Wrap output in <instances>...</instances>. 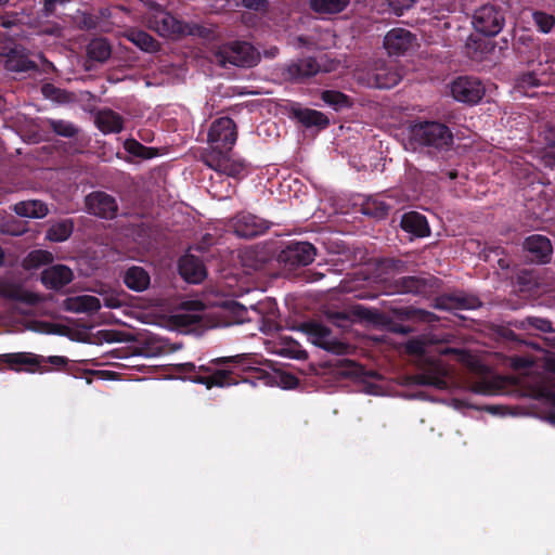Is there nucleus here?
Returning a JSON list of instances; mask_svg holds the SVG:
<instances>
[{
	"instance_id": "dca6fc26",
	"label": "nucleus",
	"mask_w": 555,
	"mask_h": 555,
	"mask_svg": "<svg viewBox=\"0 0 555 555\" xmlns=\"http://www.w3.org/2000/svg\"><path fill=\"white\" fill-rule=\"evenodd\" d=\"M183 21L160 9L149 21L151 29L155 30L159 36L170 39L183 37Z\"/></svg>"
},
{
	"instance_id": "39448f33",
	"label": "nucleus",
	"mask_w": 555,
	"mask_h": 555,
	"mask_svg": "<svg viewBox=\"0 0 555 555\" xmlns=\"http://www.w3.org/2000/svg\"><path fill=\"white\" fill-rule=\"evenodd\" d=\"M438 282L433 275H404L389 281L385 289L389 295L430 296L438 288Z\"/></svg>"
},
{
	"instance_id": "de8ad7c7",
	"label": "nucleus",
	"mask_w": 555,
	"mask_h": 555,
	"mask_svg": "<svg viewBox=\"0 0 555 555\" xmlns=\"http://www.w3.org/2000/svg\"><path fill=\"white\" fill-rule=\"evenodd\" d=\"M175 320L179 326L189 327V326L199 323L201 317L197 314H191V313H179V314L175 315Z\"/></svg>"
},
{
	"instance_id": "58836bf2",
	"label": "nucleus",
	"mask_w": 555,
	"mask_h": 555,
	"mask_svg": "<svg viewBox=\"0 0 555 555\" xmlns=\"http://www.w3.org/2000/svg\"><path fill=\"white\" fill-rule=\"evenodd\" d=\"M389 209L390 207L388 204L377 198H369L362 205L363 214L376 219L385 218L388 215Z\"/></svg>"
},
{
	"instance_id": "aec40b11",
	"label": "nucleus",
	"mask_w": 555,
	"mask_h": 555,
	"mask_svg": "<svg viewBox=\"0 0 555 555\" xmlns=\"http://www.w3.org/2000/svg\"><path fill=\"white\" fill-rule=\"evenodd\" d=\"M74 279L70 268L65 264H54L44 269L41 273V283L48 289L60 291Z\"/></svg>"
},
{
	"instance_id": "f03ea898",
	"label": "nucleus",
	"mask_w": 555,
	"mask_h": 555,
	"mask_svg": "<svg viewBox=\"0 0 555 555\" xmlns=\"http://www.w3.org/2000/svg\"><path fill=\"white\" fill-rule=\"evenodd\" d=\"M410 137L413 144L427 147L428 153L448 151L453 144L452 131L439 121H421L412 125Z\"/></svg>"
},
{
	"instance_id": "c03bdc74",
	"label": "nucleus",
	"mask_w": 555,
	"mask_h": 555,
	"mask_svg": "<svg viewBox=\"0 0 555 555\" xmlns=\"http://www.w3.org/2000/svg\"><path fill=\"white\" fill-rule=\"evenodd\" d=\"M211 30L203 25L196 23H185L183 25V37L194 36L203 39H208Z\"/></svg>"
},
{
	"instance_id": "72a5a7b5",
	"label": "nucleus",
	"mask_w": 555,
	"mask_h": 555,
	"mask_svg": "<svg viewBox=\"0 0 555 555\" xmlns=\"http://www.w3.org/2000/svg\"><path fill=\"white\" fill-rule=\"evenodd\" d=\"M350 0H310L311 9L320 14H336L343 12Z\"/></svg>"
},
{
	"instance_id": "a19ab883",
	"label": "nucleus",
	"mask_w": 555,
	"mask_h": 555,
	"mask_svg": "<svg viewBox=\"0 0 555 555\" xmlns=\"http://www.w3.org/2000/svg\"><path fill=\"white\" fill-rule=\"evenodd\" d=\"M519 326L524 330H534L541 333H550L553 331L550 320L538 317H528L519 321Z\"/></svg>"
},
{
	"instance_id": "b1692460",
	"label": "nucleus",
	"mask_w": 555,
	"mask_h": 555,
	"mask_svg": "<svg viewBox=\"0 0 555 555\" xmlns=\"http://www.w3.org/2000/svg\"><path fill=\"white\" fill-rule=\"evenodd\" d=\"M401 229L415 237H426L430 234V228L426 217L417 211H409L402 215Z\"/></svg>"
},
{
	"instance_id": "3c124183",
	"label": "nucleus",
	"mask_w": 555,
	"mask_h": 555,
	"mask_svg": "<svg viewBox=\"0 0 555 555\" xmlns=\"http://www.w3.org/2000/svg\"><path fill=\"white\" fill-rule=\"evenodd\" d=\"M69 0H42V14L46 17H49L55 13L57 3H66Z\"/></svg>"
},
{
	"instance_id": "5701e85b",
	"label": "nucleus",
	"mask_w": 555,
	"mask_h": 555,
	"mask_svg": "<svg viewBox=\"0 0 555 555\" xmlns=\"http://www.w3.org/2000/svg\"><path fill=\"white\" fill-rule=\"evenodd\" d=\"M390 313L396 320L401 322L433 324L438 321V317L435 313L413 306L395 307L390 309Z\"/></svg>"
},
{
	"instance_id": "4d7b16f0",
	"label": "nucleus",
	"mask_w": 555,
	"mask_h": 555,
	"mask_svg": "<svg viewBox=\"0 0 555 555\" xmlns=\"http://www.w3.org/2000/svg\"><path fill=\"white\" fill-rule=\"evenodd\" d=\"M267 0H243V5L250 10H262L267 5Z\"/></svg>"
},
{
	"instance_id": "bb28decb",
	"label": "nucleus",
	"mask_w": 555,
	"mask_h": 555,
	"mask_svg": "<svg viewBox=\"0 0 555 555\" xmlns=\"http://www.w3.org/2000/svg\"><path fill=\"white\" fill-rule=\"evenodd\" d=\"M95 125L103 133H119L124 129V119L118 113L106 108L96 114Z\"/></svg>"
},
{
	"instance_id": "423d86ee",
	"label": "nucleus",
	"mask_w": 555,
	"mask_h": 555,
	"mask_svg": "<svg viewBox=\"0 0 555 555\" xmlns=\"http://www.w3.org/2000/svg\"><path fill=\"white\" fill-rule=\"evenodd\" d=\"M231 151H208L203 155V162L220 175L241 179L247 172L244 159L233 158Z\"/></svg>"
},
{
	"instance_id": "79ce46f5",
	"label": "nucleus",
	"mask_w": 555,
	"mask_h": 555,
	"mask_svg": "<svg viewBox=\"0 0 555 555\" xmlns=\"http://www.w3.org/2000/svg\"><path fill=\"white\" fill-rule=\"evenodd\" d=\"M414 380L417 385L433 386L437 389H446L448 387V383L442 376L433 373L416 374Z\"/></svg>"
},
{
	"instance_id": "4c0bfd02",
	"label": "nucleus",
	"mask_w": 555,
	"mask_h": 555,
	"mask_svg": "<svg viewBox=\"0 0 555 555\" xmlns=\"http://www.w3.org/2000/svg\"><path fill=\"white\" fill-rule=\"evenodd\" d=\"M53 261V255L44 249L31 250L24 260V267L28 270L37 269Z\"/></svg>"
},
{
	"instance_id": "2eb2a0df",
	"label": "nucleus",
	"mask_w": 555,
	"mask_h": 555,
	"mask_svg": "<svg viewBox=\"0 0 555 555\" xmlns=\"http://www.w3.org/2000/svg\"><path fill=\"white\" fill-rule=\"evenodd\" d=\"M0 55L4 57V67L13 73H28L37 69V64L29 60L25 49L15 43L0 46Z\"/></svg>"
},
{
	"instance_id": "1a4fd4ad",
	"label": "nucleus",
	"mask_w": 555,
	"mask_h": 555,
	"mask_svg": "<svg viewBox=\"0 0 555 555\" xmlns=\"http://www.w3.org/2000/svg\"><path fill=\"white\" fill-rule=\"evenodd\" d=\"M237 139L236 125L230 117H220L212 121L208 131L210 151H232Z\"/></svg>"
},
{
	"instance_id": "412c9836",
	"label": "nucleus",
	"mask_w": 555,
	"mask_h": 555,
	"mask_svg": "<svg viewBox=\"0 0 555 555\" xmlns=\"http://www.w3.org/2000/svg\"><path fill=\"white\" fill-rule=\"evenodd\" d=\"M179 274L188 283L197 284L206 278V268L203 261L194 255H184L179 259Z\"/></svg>"
},
{
	"instance_id": "4468645a",
	"label": "nucleus",
	"mask_w": 555,
	"mask_h": 555,
	"mask_svg": "<svg viewBox=\"0 0 555 555\" xmlns=\"http://www.w3.org/2000/svg\"><path fill=\"white\" fill-rule=\"evenodd\" d=\"M288 117L307 129L324 130L330 126L328 117L317 109L302 107L297 102H292L287 108Z\"/></svg>"
},
{
	"instance_id": "7c9ffc66",
	"label": "nucleus",
	"mask_w": 555,
	"mask_h": 555,
	"mask_svg": "<svg viewBox=\"0 0 555 555\" xmlns=\"http://www.w3.org/2000/svg\"><path fill=\"white\" fill-rule=\"evenodd\" d=\"M13 211L27 218H43L48 215L47 205L40 201H23L14 205Z\"/></svg>"
},
{
	"instance_id": "338daca9",
	"label": "nucleus",
	"mask_w": 555,
	"mask_h": 555,
	"mask_svg": "<svg viewBox=\"0 0 555 555\" xmlns=\"http://www.w3.org/2000/svg\"><path fill=\"white\" fill-rule=\"evenodd\" d=\"M441 353L442 354H449V353H455V354H460L462 353V351L460 349H456V348H444L443 350H441Z\"/></svg>"
},
{
	"instance_id": "a211bd4d",
	"label": "nucleus",
	"mask_w": 555,
	"mask_h": 555,
	"mask_svg": "<svg viewBox=\"0 0 555 555\" xmlns=\"http://www.w3.org/2000/svg\"><path fill=\"white\" fill-rule=\"evenodd\" d=\"M524 248L528 253L531 262L545 264L551 261L553 246L544 235L533 234L528 236L524 242Z\"/></svg>"
},
{
	"instance_id": "c85d7f7f",
	"label": "nucleus",
	"mask_w": 555,
	"mask_h": 555,
	"mask_svg": "<svg viewBox=\"0 0 555 555\" xmlns=\"http://www.w3.org/2000/svg\"><path fill=\"white\" fill-rule=\"evenodd\" d=\"M401 80L398 72L386 65L376 67L372 73V83L378 89H390L397 86Z\"/></svg>"
},
{
	"instance_id": "0e129e2a",
	"label": "nucleus",
	"mask_w": 555,
	"mask_h": 555,
	"mask_svg": "<svg viewBox=\"0 0 555 555\" xmlns=\"http://www.w3.org/2000/svg\"><path fill=\"white\" fill-rule=\"evenodd\" d=\"M234 309H235V313L237 314V317L240 319H243V314L246 312L245 307H243L242 305H240L237 302H234Z\"/></svg>"
},
{
	"instance_id": "f257e3e1",
	"label": "nucleus",
	"mask_w": 555,
	"mask_h": 555,
	"mask_svg": "<svg viewBox=\"0 0 555 555\" xmlns=\"http://www.w3.org/2000/svg\"><path fill=\"white\" fill-rule=\"evenodd\" d=\"M255 362L249 354H236L232 357H220L212 359L208 364L196 366L189 362L181 364L183 372L191 373V380L205 385L208 389L212 387H229L238 383H247L248 379L241 373L255 372L261 375L263 372L253 365Z\"/></svg>"
},
{
	"instance_id": "9b49d317",
	"label": "nucleus",
	"mask_w": 555,
	"mask_h": 555,
	"mask_svg": "<svg viewBox=\"0 0 555 555\" xmlns=\"http://www.w3.org/2000/svg\"><path fill=\"white\" fill-rule=\"evenodd\" d=\"M270 222L247 211L237 212L228 222L229 230L242 238H254L264 234L269 228Z\"/></svg>"
},
{
	"instance_id": "69168bd1",
	"label": "nucleus",
	"mask_w": 555,
	"mask_h": 555,
	"mask_svg": "<svg viewBox=\"0 0 555 555\" xmlns=\"http://www.w3.org/2000/svg\"><path fill=\"white\" fill-rule=\"evenodd\" d=\"M501 406L499 405H486L482 408V410L488 411L492 414H498Z\"/></svg>"
},
{
	"instance_id": "e2e57ef3",
	"label": "nucleus",
	"mask_w": 555,
	"mask_h": 555,
	"mask_svg": "<svg viewBox=\"0 0 555 555\" xmlns=\"http://www.w3.org/2000/svg\"><path fill=\"white\" fill-rule=\"evenodd\" d=\"M104 339L107 341V343H113V341H118L119 339L116 337L117 336V333L116 332H111V331H103L101 332Z\"/></svg>"
},
{
	"instance_id": "0eeeda50",
	"label": "nucleus",
	"mask_w": 555,
	"mask_h": 555,
	"mask_svg": "<svg viewBox=\"0 0 555 555\" xmlns=\"http://www.w3.org/2000/svg\"><path fill=\"white\" fill-rule=\"evenodd\" d=\"M315 255L317 249L311 243L292 241L280 251L278 260L285 269L295 270L310 264Z\"/></svg>"
},
{
	"instance_id": "9d476101",
	"label": "nucleus",
	"mask_w": 555,
	"mask_h": 555,
	"mask_svg": "<svg viewBox=\"0 0 555 555\" xmlns=\"http://www.w3.org/2000/svg\"><path fill=\"white\" fill-rule=\"evenodd\" d=\"M222 65L231 64L238 67H251L257 64L259 54L246 41H235L224 46L218 53Z\"/></svg>"
},
{
	"instance_id": "c9c22d12",
	"label": "nucleus",
	"mask_w": 555,
	"mask_h": 555,
	"mask_svg": "<svg viewBox=\"0 0 555 555\" xmlns=\"http://www.w3.org/2000/svg\"><path fill=\"white\" fill-rule=\"evenodd\" d=\"M47 127H49L56 135L63 138H74L78 134L79 129L70 121L63 119L47 118L44 120Z\"/></svg>"
},
{
	"instance_id": "ddd939ff",
	"label": "nucleus",
	"mask_w": 555,
	"mask_h": 555,
	"mask_svg": "<svg viewBox=\"0 0 555 555\" xmlns=\"http://www.w3.org/2000/svg\"><path fill=\"white\" fill-rule=\"evenodd\" d=\"M450 89L454 100L467 104H477L485 95V87L476 77H457Z\"/></svg>"
},
{
	"instance_id": "864d4df0",
	"label": "nucleus",
	"mask_w": 555,
	"mask_h": 555,
	"mask_svg": "<svg viewBox=\"0 0 555 555\" xmlns=\"http://www.w3.org/2000/svg\"><path fill=\"white\" fill-rule=\"evenodd\" d=\"M472 391L478 395H491L493 392V388L489 383L479 382L473 385Z\"/></svg>"
},
{
	"instance_id": "f8f14e48",
	"label": "nucleus",
	"mask_w": 555,
	"mask_h": 555,
	"mask_svg": "<svg viewBox=\"0 0 555 555\" xmlns=\"http://www.w3.org/2000/svg\"><path fill=\"white\" fill-rule=\"evenodd\" d=\"M87 212L101 219L112 220L118 212L116 198L104 192L93 191L85 197Z\"/></svg>"
},
{
	"instance_id": "2f4dec72",
	"label": "nucleus",
	"mask_w": 555,
	"mask_h": 555,
	"mask_svg": "<svg viewBox=\"0 0 555 555\" xmlns=\"http://www.w3.org/2000/svg\"><path fill=\"white\" fill-rule=\"evenodd\" d=\"M111 46L104 38L93 39L87 48L88 57L100 63L107 61L111 56Z\"/></svg>"
},
{
	"instance_id": "a878e982",
	"label": "nucleus",
	"mask_w": 555,
	"mask_h": 555,
	"mask_svg": "<svg viewBox=\"0 0 555 555\" xmlns=\"http://www.w3.org/2000/svg\"><path fill=\"white\" fill-rule=\"evenodd\" d=\"M122 281L129 289L140 293L147 289L151 276L144 268L132 266L126 270Z\"/></svg>"
},
{
	"instance_id": "e433bc0d",
	"label": "nucleus",
	"mask_w": 555,
	"mask_h": 555,
	"mask_svg": "<svg viewBox=\"0 0 555 555\" xmlns=\"http://www.w3.org/2000/svg\"><path fill=\"white\" fill-rule=\"evenodd\" d=\"M321 99L327 105L332 106L335 111H339L341 108H349L352 106L351 99L337 90H325L321 93Z\"/></svg>"
},
{
	"instance_id": "49530a36",
	"label": "nucleus",
	"mask_w": 555,
	"mask_h": 555,
	"mask_svg": "<svg viewBox=\"0 0 555 555\" xmlns=\"http://www.w3.org/2000/svg\"><path fill=\"white\" fill-rule=\"evenodd\" d=\"M417 0H387L389 8L391 11L400 16L404 13V11L411 9Z\"/></svg>"
},
{
	"instance_id": "774afa93",
	"label": "nucleus",
	"mask_w": 555,
	"mask_h": 555,
	"mask_svg": "<svg viewBox=\"0 0 555 555\" xmlns=\"http://www.w3.org/2000/svg\"><path fill=\"white\" fill-rule=\"evenodd\" d=\"M547 418H548L550 423L555 425V411L550 412Z\"/></svg>"
},
{
	"instance_id": "8fccbe9b",
	"label": "nucleus",
	"mask_w": 555,
	"mask_h": 555,
	"mask_svg": "<svg viewBox=\"0 0 555 555\" xmlns=\"http://www.w3.org/2000/svg\"><path fill=\"white\" fill-rule=\"evenodd\" d=\"M255 309L259 313H267L270 317H274L276 310V302L272 299H267L266 301L258 302Z\"/></svg>"
},
{
	"instance_id": "6ab92c4d",
	"label": "nucleus",
	"mask_w": 555,
	"mask_h": 555,
	"mask_svg": "<svg viewBox=\"0 0 555 555\" xmlns=\"http://www.w3.org/2000/svg\"><path fill=\"white\" fill-rule=\"evenodd\" d=\"M0 297L30 306L40 302V296L38 294L26 291L22 284L7 279H0Z\"/></svg>"
},
{
	"instance_id": "680f3d73",
	"label": "nucleus",
	"mask_w": 555,
	"mask_h": 555,
	"mask_svg": "<svg viewBox=\"0 0 555 555\" xmlns=\"http://www.w3.org/2000/svg\"><path fill=\"white\" fill-rule=\"evenodd\" d=\"M546 369L548 372L555 374V359H551L546 363ZM548 399L555 404V391H551L548 393Z\"/></svg>"
},
{
	"instance_id": "4be33fe9",
	"label": "nucleus",
	"mask_w": 555,
	"mask_h": 555,
	"mask_svg": "<svg viewBox=\"0 0 555 555\" xmlns=\"http://www.w3.org/2000/svg\"><path fill=\"white\" fill-rule=\"evenodd\" d=\"M320 65L313 57L300 59L286 66L284 75L292 81L301 82L320 72Z\"/></svg>"
},
{
	"instance_id": "bf43d9fd",
	"label": "nucleus",
	"mask_w": 555,
	"mask_h": 555,
	"mask_svg": "<svg viewBox=\"0 0 555 555\" xmlns=\"http://www.w3.org/2000/svg\"><path fill=\"white\" fill-rule=\"evenodd\" d=\"M385 264H386V268L387 269H391V270H395V271H402L404 269V262L400 259H395V258H391V259H387L385 261Z\"/></svg>"
},
{
	"instance_id": "473e14b6",
	"label": "nucleus",
	"mask_w": 555,
	"mask_h": 555,
	"mask_svg": "<svg viewBox=\"0 0 555 555\" xmlns=\"http://www.w3.org/2000/svg\"><path fill=\"white\" fill-rule=\"evenodd\" d=\"M544 83V75H540L534 70L521 73L515 80L516 89L524 92L525 94H528L530 89L540 87Z\"/></svg>"
},
{
	"instance_id": "393cba45",
	"label": "nucleus",
	"mask_w": 555,
	"mask_h": 555,
	"mask_svg": "<svg viewBox=\"0 0 555 555\" xmlns=\"http://www.w3.org/2000/svg\"><path fill=\"white\" fill-rule=\"evenodd\" d=\"M101 308L98 297L91 295H79L64 300V309L75 313H94Z\"/></svg>"
},
{
	"instance_id": "ea45409f",
	"label": "nucleus",
	"mask_w": 555,
	"mask_h": 555,
	"mask_svg": "<svg viewBox=\"0 0 555 555\" xmlns=\"http://www.w3.org/2000/svg\"><path fill=\"white\" fill-rule=\"evenodd\" d=\"M74 222L72 220H64L53 224L48 231V237L54 242H64L73 233Z\"/></svg>"
},
{
	"instance_id": "5fc2aeb1",
	"label": "nucleus",
	"mask_w": 555,
	"mask_h": 555,
	"mask_svg": "<svg viewBox=\"0 0 555 555\" xmlns=\"http://www.w3.org/2000/svg\"><path fill=\"white\" fill-rule=\"evenodd\" d=\"M390 331L396 334L408 335L412 333L414 328L410 325L392 322L390 323Z\"/></svg>"
},
{
	"instance_id": "c756f323",
	"label": "nucleus",
	"mask_w": 555,
	"mask_h": 555,
	"mask_svg": "<svg viewBox=\"0 0 555 555\" xmlns=\"http://www.w3.org/2000/svg\"><path fill=\"white\" fill-rule=\"evenodd\" d=\"M276 346V353L282 357L296 360H306L308 358V352L291 336H281Z\"/></svg>"
},
{
	"instance_id": "6e6d98bb",
	"label": "nucleus",
	"mask_w": 555,
	"mask_h": 555,
	"mask_svg": "<svg viewBox=\"0 0 555 555\" xmlns=\"http://www.w3.org/2000/svg\"><path fill=\"white\" fill-rule=\"evenodd\" d=\"M513 367L516 370L519 369H529L532 365V361L525 357H515L512 360Z\"/></svg>"
},
{
	"instance_id": "09e8293b",
	"label": "nucleus",
	"mask_w": 555,
	"mask_h": 555,
	"mask_svg": "<svg viewBox=\"0 0 555 555\" xmlns=\"http://www.w3.org/2000/svg\"><path fill=\"white\" fill-rule=\"evenodd\" d=\"M20 24L17 12H5L0 15V26L5 29H11Z\"/></svg>"
},
{
	"instance_id": "a18cd8bd",
	"label": "nucleus",
	"mask_w": 555,
	"mask_h": 555,
	"mask_svg": "<svg viewBox=\"0 0 555 555\" xmlns=\"http://www.w3.org/2000/svg\"><path fill=\"white\" fill-rule=\"evenodd\" d=\"M404 349L410 356L422 357L426 353V344L421 337L411 338L405 343Z\"/></svg>"
},
{
	"instance_id": "20e7f679",
	"label": "nucleus",
	"mask_w": 555,
	"mask_h": 555,
	"mask_svg": "<svg viewBox=\"0 0 555 555\" xmlns=\"http://www.w3.org/2000/svg\"><path fill=\"white\" fill-rule=\"evenodd\" d=\"M294 331L301 332L307 336V339L317 347L324 349L327 352L344 356L349 353L350 346L337 339L332 330L317 320H308L300 322L292 327Z\"/></svg>"
},
{
	"instance_id": "f3484780",
	"label": "nucleus",
	"mask_w": 555,
	"mask_h": 555,
	"mask_svg": "<svg viewBox=\"0 0 555 555\" xmlns=\"http://www.w3.org/2000/svg\"><path fill=\"white\" fill-rule=\"evenodd\" d=\"M415 35L404 28H392L384 37V48L391 56L404 55L415 43Z\"/></svg>"
},
{
	"instance_id": "7ed1b4c3",
	"label": "nucleus",
	"mask_w": 555,
	"mask_h": 555,
	"mask_svg": "<svg viewBox=\"0 0 555 555\" xmlns=\"http://www.w3.org/2000/svg\"><path fill=\"white\" fill-rule=\"evenodd\" d=\"M47 363L57 369H62L67 365L68 359L62 356H50L46 358L30 352H11L0 354V372L4 370L2 364H5L8 370L14 372L24 371L27 373H35L38 371L43 373L49 371L44 365Z\"/></svg>"
},
{
	"instance_id": "052dcab7",
	"label": "nucleus",
	"mask_w": 555,
	"mask_h": 555,
	"mask_svg": "<svg viewBox=\"0 0 555 555\" xmlns=\"http://www.w3.org/2000/svg\"><path fill=\"white\" fill-rule=\"evenodd\" d=\"M281 380L288 388H292V387H295L296 385H298V378L295 375L289 374V373L282 375Z\"/></svg>"
},
{
	"instance_id": "6e6552de",
	"label": "nucleus",
	"mask_w": 555,
	"mask_h": 555,
	"mask_svg": "<svg viewBox=\"0 0 555 555\" xmlns=\"http://www.w3.org/2000/svg\"><path fill=\"white\" fill-rule=\"evenodd\" d=\"M505 23L504 11L501 7L487 3L478 8L473 16V25L485 36L498 35Z\"/></svg>"
},
{
	"instance_id": "603ef678",
	"label": "nucleus",
	"mask_w": 555,
	"mask_h": 555,
	"mask_svg": "<svg viewBox=\"0 0 555 555\" xmlns=\"http://www.w3.org/2000/svg\"><path fill=\"white\" fill-rule=\"evenodd\" d=\"M42 93L47 98H54L59 100L61 94L64 93V91H62L60 88H56L52 83H44L42 86Z\"/></svg>"
},
{
	"instance_id": "cd10ccee",
	"label": "nucleus",
	"mask_w": 555,
	"mask_h": 555,
	"mask_svg": "<svg viewBox=\"0 0 555 555\" xmlns=\"http://www.w3.org/2000/svg\"><path fill=\"white\" fill-rule=\"evenodd\" d=\"M125 36L130 42L144 52L155 53L160 49L158 41L142 29L130 28L126 31Z\"/></svg>"
},
{
	"instance_id": "13d9d810",
	"label": "nucleus",
	"mask_w": 555,
	"mask_h": 555,
	"mask_svg": "<svg viewBox=\"0 0 555 555\" xmlns=\"http://www.w3.org/2000/svg\"><path fill=\"white\" fill-rule=\"evenodd\" d=\"M122 305L121 300L115 295H107L104 297V306L111 309L120 308Z\"/></svg>"
},
{
	"instance_id": "f704fd0d",
	"label": "nucleus",
	"mask_w": 555,
	"mask_h": 555,
	"mask_svg": "<svg viewBox=\"0 0 555 555\" xmlns=\"http://www.w3.org/2000/svg\"><path fill=\"white\" fill-rule=\"evenodd\" d=\"M124 149L130 155L141 159H152L158 155L157 149L145 146L135 139H127Z\"/></svg>"
},
{
	"instance_id": "37998d69",
	"label": "nucleus",
	"mask_w": 555,
	"mask_h": 555,
	"mask_svg": "<svg viewBox=\"0 0 555 555\" xmlns=\"http://www.w3.org/2000/svg\"><path fill=\"white\" fill-rule=\"evenodd\" d=\"M532 20L538 29L545 34L551 31L555 25V16L543 11L533 12Z\"/></svg>"
}]
</instances>
